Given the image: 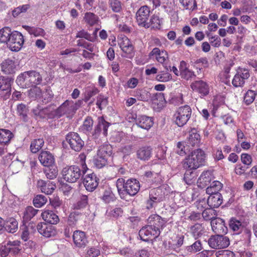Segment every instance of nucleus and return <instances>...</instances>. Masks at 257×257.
<instances>
[{
    "label": "nucleus",
    "mask_w": 257,
    "mask_h": 257,
    "mask_svg": "<svg viewBox=\"0 0 257 257\" xmlns=\"http://www.w3.org/2000/svg\"><path fill=\"white\" fill-rule=\"evenodd\" d=\"M116 186L118 193L122 199H125L127 195H136L140 189L139 181L134 178L128 179L126 181L122 178H118L116 181Z\"/></svg>",
    "instance_id": "nucleus-1"
},
{
    "label": "nucleus",
    "mask_w": 257,
    "mask_h": 257,
    "mask_svg": "<svg viewBox=\"0 0 257 257\" xmlns=\"http://www.w3.org/2000/svg\"><path fill=\"white\" fill-rule=\"evenodd\" d=\"M206 155L201 149H198L192 151L183 161L184 169L196 170L205 165Z\"/></svg>",
    "instance_id": "nucleus-2"
},
{
    "label": "nucleus",
    "mask_w": 257,
    "mask_h": 257,
    "mask_svg": "<svg viewBox=\"0 0 257 257\" xmlns=\"http://www.w3.org/2000/svg\"><path fill=\"white\" fill-rule=\"evenodd\" d=\"M82 170L76 165H72L64 167L61 172L63 179L69 183H75L80 178L82 174H85L87 168L85 163H82Z\"/></svg>",
    "instance_id": "nucleus-3"
},
{
    "label": "nucleus",
    "mask_w": 257,
    "mask_h": 257,
    "mask_svg": "<svg viewBox=\"0 0 257 257\" xmlns=\"http://www.w3.org/2000/svg\"><path fill=\"white\" fill-rule=\"evenodd\" d=\"M83 101L78 100L75 102L72 100H66L57 109H54L56 118H60L63 115L67 117L73 115L77 109L82 104Z\"/></svg>",
    "instance_id": "nucleus-4"
},
{
    "label": "nucleus",
    "mask_w": 257,
    "mask_h": 257,
    "mask_svg": "<svg viewBox=\"0 0 257 257\" xmlns=\"http://www.w3.org/2000/svg\"><path fill=\"white\" fill-rule=\"evenodd\" d=\"M192 110L189 105L180 107L174 115L175 123L180 127L184 126L189 119Z\"/></svg>",
    "instance_id": "nucleus-5"
},
{
    "label": "nucleus",
    "mask_w": 257,
    "mask_h": 257,
    "mask_svg": "<svg viewBox=\"0 0 257 257\" xmlns=\"http://www.w3.org/2000/svg\"><path fill=\"white\" fill-rule=\"evenodd\" d=\"M65 140L70 148L76 152H79L84 145V142L80 136L75 132L69 133L66 136Z\"/></svg>",
    "instance_id": "nucleus-6"
},
{
    "label": "nucleus",
    "mask_w": 257,
    "mask_h": 257,
    "mask_svg": "<svg viewBox=\"0 0 257 257\" xmlns=\"http://www.w3.org/2000/svg\"><path fill=\"white\" fill-rule=\"evenodd\" d=\"M222 234H217L215 235H212L208 241L209 246L214 249L228 247L230 244L229 238Z\"/></svg>",
    "instance_id": "nucleus-7"
},
{
    "label": "nucleus",
    "mask_w": 257,
    "mask_h": 257,
    "mask_svg": "<svg viewBox=\"0 0 257 257\" xmlns=\"http://www.w3.org/2000/svg\"><path fill=\"white\" fill-rule=\"evenodd\" d=\"M24 43V39L22 34L18 31H14L10 36L8 46L12 51L18 52L21 50Z\"/></svg>",
    "instance_id": "nucleus-8"
},
{
    "label": "nucleus",
    "mask_w": 257,
    "mask_h": 257,
    "mask_svg": "<svg viewBox=\"0 0 257 257\" xmlns=\"http://www.w3.org/2000/svg\"><path fill=\"white\" fill-rule=\"evenodd\" d=\"M12 80L8 77L0 76V93L2 98L6 100L11 94Z\"/></svg>",
    "instance_id": "nucleus-9"
},
{
    "label": "nucleus",
    "mask_w": 257,
    "mask_h": 257,
    "mask_svg": "<svg viewBox=\"0 0 257 257\" xmlns=\"http://www.w3.org/2000/svg\"><path fill=\"white\" fill-rule=\"evenodd\" d=\"M150 9L147 6L141 7L136 13L137 22L139 26L147 27L146 23L148 22L150 16Z\"/></svg>",
    "instance_id": "nucleus-10"
},
{
    "label": "nucleus",
    "mask_w": 257,
    "mask_h": 257,
    "mask_svg": "<svg viewBox=\"0 0 257 257\" xmlns=\"http://www.w3.org/2000/svg\"><path fill=\"white\" fill-rule=\"evenodd\" d=\"M160 233V231L156 230L150 225L143 227L139 231V236L141 239L147 241L152 238L157 237Z\"/></svg>",
    "instance_id": "nucleus-11"
},
{
    "label": "nucleus",
    "mask_w": 257,
    "mask_h": 257,
    "mask_svg": "<svg viewBox=\"0 0 257 257\" xmlns=\"http://www.w3.org/2000/svg\"><path fill=\"white\" fill-rule=\"evenodd\" d=\"M38 232L46 237L55 236L57 233L55 226L44 222H40L37 225Z\"/></svg>",
    "instance_id": "nucleus-12"
},
{
    "label": "nucleus",
    "mask_w": 257,
    "mask_h": 257,
    "mask_svg": "<svg viewBox=\"0 0 257 257\" xmlns=\"http://www.w3.org/2000/svg\"><path fill=\"white\" fill-rule=\"evenodd\" d=\"M99 179L92 173L87 174L83 179V184L86 189L90 192L93 191L98 185Z\"/></svg>",
    "instance_id": "nucleus-13"
},
{
    "label": "nucleus",
    "mask_w": 257,
    "mask_h": 257,
    "mask_svg": "<svg viewBox=\"0 0 257 257\" xmlns=\"http://www.w3.org/2000/svg\"><path fill=\"white\" fill-rule=\"evenodd\" d=\"M190 87L193 91L199 93L202 96H206L209 93V86L203 80L195 81L191 84Z\"/></svg>",
    "instance_id": "nucleus-14"
},
{
    "label": "nucleus",
    "mask_w": 257,
    "mask_h": 257,
    "mask_svg": "<svg viewBox=\"0 0 257 257\" xmlns=\"http://www.w3.org/2000/svg\"><path fill=\"white\" fill-rule=\"evenodd\" d=\"M210 223L212 230L216 234H225L227 232V228L225 225L224 221L221 218H214L211 221Z\"/></svg>",
    "instance_id": "nucleus-15"
},
{
    "label": "nucleus",
    "mask_w": 257,
    "mask_h": 257,
    "mask_svg": "<svg viewBox=\"0 0 257 257\" xmlns=\"http://www.w3.org/2000/svg\"><path fill=\"white\" fill-rule=\"evenodd\" d=\"M246 225V222L243 221L242 219H237L235 217L231 218L229 222V228L236 234H239L243 231Z\"/></svg>",
    "instance_id": "nucleus-16"
},
{
    "label": "nucleus",
    "mask_w": 257,
    "mask_h": 257,
    "mask_svg": "<svg viewBox=\"0 0 257 257\" xmlns=\"http://www.w3.org/2000/svg\"><path fill=\"white\" fill-rule=\"evenodd\" d=\"M150 226L156 230L160 231L166 223V220L157 214L151 215L148 219Z\"/></svg>",
    "instance_id": "nucleus-17"
},
{
    "label": "nucleus",
    "mask_w": 257,
    "mask_h": 257,
    "mask_svg": "<svg viewBox=\"0 0 257 257\" xmlns=\"http://www.w3.org/2000/svg\"><path fill=\"white\" fill-rule=\"evenodd\" d=\"M73 239L75 245L78 247H84L87 243L85 232L80 230H75L74 231Z\"/></svg>",
    "instance_id": "nucleus-18"
},
{
    "label": "nucleus",
    "mask_w": 257,
    "mask_h": 257,
    "mask_svg": "<svg viewBox=\"0 0 257 257\" xmlns=\"http://www.w3.org/2000/svg\"><path fill=\"white\" fill-rule=\"evenodd\" d=\"M109 126V123L105 121L103 117L99 119L97 125L95 127L92 135L97 137L99 136L101 131L104 136L107 134V129Z\"/></svg>",
    "instance_id": "nucleus-19"
},
{
    "label": "nucleus",
    "mask_w": 257,
    "mask_h": 257,
    "mask_svg": "<svg viewBox=\"0 0 257 257\" xmlns=\"http://www.w3.org/2000/svg\"><path fill=\"white\" fill-rule=\"evenodd\" d=\"M38 158L40 163L46 167L53 165L55 162L53 155L48 151H42Z\"/></svg>",
    "instance_id": "nucleus-20"
},
{
    "label": "nucleus",
    "mask_w": 257,
    "mask_h": 257,
    "mask_svg": "<svg viewBox=\"0 0 257 257\" xmlns=\"http://www.w3.org/2000/svg\"><path fill=\"white\" fill-rule=\"evenodd\" d=\"M166 103L164 94L157 93L153 100V107L155 110L160 111L165 106Z\"/></svg>",
    "instance_id": "nucleus-21"
},
{
    "label": "nucleus",
    "mask_w": 257,
    "mask_h": 257,
    "mask_svg": "<svg viewBox=\"0 0 257 257\" xmlns=\"http://www.w3.org/2000/svg\"><path fill=\"white\" fill-rule=\"evenodd\" d=\"M200 142V135L197 132L195 128H192L189 132V137L187 138V146L189 147H197Z\"/></svg>",
    "instance_id": "nucleus-22"
},
{
    "label": "nucleus",
    "mask_w": 257,
    "mask_h": 257,
    "mask_svg": "<svg viewBox=\"0 0 257 257\" xmlns=\"http://www.w3.org/2000/svg\"><path fill=\"white\" fill-rule=\"evenodd\" d=\"M41 216L43 219L50 224H57L59 222L58 216L52 210H45L42 213Z\"/></svg>",
    "instance_id": "nucleus-23"
},
{
    "label": "nucleus",
    "mask_w": 257,
    "mask_h": 257,
    "mask_svg": "<svg viewBox=\"0 0 257 257\" xmlns=\"http://www.w3.org/2000/svg\"><path fill=\"white\" fill-rule=\"evenodd\" d=\"M213 179V175L211 171H206L203 172L198 179V186L204 188L209 185Z\"/></svg>",
    "instance_id": "nucleus-24"
},
{
    "label": "nucleus",
    "mask_w": 257,
    "mask_h": 257,
    "mask_svg": "<svg viewBox=\"0 0 257 257\" xmlns=\"http://www.w3.org/2000/svg\"><path fill=\"white\" fill-rule=\"evenodd\" d=\"M16 81L17 84L23 88H29L31 86L28 71H25L20 74L17 77Z\"/></svg>",
    "instance_id": "nucleus-25"
},
{
    "label": "nucleus",
    "mask_w": 257,
    "mask_h": 257,
    "mask_svg": "<svg viewBox=\"0 0 257 257\" xmlns=\"http://www.w3.org/2000/svg\"><path fill=\"white\" fill-rule=\"evenodd\" d=\"M153 123L152 118L146 115L140 116L136 119L137 125L147 130H149L153 126Z\"/></svg>",
    "instance_id": "nucleus-26"
},
{
    "label": "nucleus",
    "mask_w": 257,
    "mask_h": 257,
    "mask_svg": "<svg viewBox=\"0 0 257 257\" xmlns=\"http://www.w3.org/2000/svg\"><path fill=\"white\" fill-rule=\"evenodd\" d=\"M152 154V149L149 146H144L140 148L137 151V158L141 160H149Z\"/></svg>",
    "instance_id": "nucleus-27"
},
{
    "label": "nucleus",
    "mask_w": 257,
    "mask_h": 257,
    "mask_svg": "<svg viewBox=\"0 0 257 257\" xmlns=\"http://www.w3.org/2000/svg\"><path fill=\"white\" fill-rule=\"evenodd\" d=\"M207 199L208 205L212 208H217L222 203L223 198L220 193L209 194Z\"/></svg>",
    "instance_id": "nucleus-28"
},
{
    "label": "nucleus",
    "mask_w": 257,
    "mask_h": 257,
    "mask_svg": "<svg viewBox=\"0 0 257 257\" xmlns=\"http://www.w3.org/2000/svg\"><path fill=\"white\" fill-rule=\"evenodd\" d=\"M149 57L155 56L156 59L160 63H163L168 57L167 52L165 50H160L158 48H154L149 53Z\"/></svg>",
    "instance_id": "nucleus-29"
},
{
    "label": "nucleus",
    "mask_w": 257,
    "mask_h": 257,
    "mask_svg": "<svg viewBox=\"0 0 257 257\" xmlns=\"http://www.w3.org/2000/svg\"><path fill=\"white\" fill-rule=\"evenodd\" d=\"M2 71L6 74H13L15 72L16 65L14 61L7 59L1 64Z\"/></svg>",
    "instance_id": "nucleus-30"
},
{
    "label": "nucleus",
    "mask_w": 257,
    "mask_h": 257,
    "mask_svg": "<svg viewBox=\"0 0 257 257\" xmlns=\"http://www.w3.org/2000/svg\"><path fill=\"white\" fill-rule=\"evenodd\" d=\"M4 230L8 232L14 233L18 228V223L16 219L13 217L8 218L5 222Z\"/></svg>",
    "instance_id": "nucleus-31"
},
{
    "label": "nucleus",
    "mask_w": 257,
    "mask_h": 257,
    "mask_svg": "<svg viewBox=\"0 0 257 257\" xmlns=\"http://www.w3.org/2000/svg\"><path fill=\"white\" fill-rule=\"evenodd\" d=\"M28 72L31 86H36L42 83V76L39 72L34 70L28 71Z\"/></svg>",
    "instance_id": "nucleus-32"
},
{
    "label": "nucleus",
    "mask_w": 257,
    "mask_h": 257,
    "mask_svg": "<svg viewBox=\"0 0 257 257\" xmlns=\"http://www.w3.org/2000/svg\"><path fill=\"white\" fill-rule=\"evenodd\" d=\"M134 96L138 100L147 101L151 98V93L145 88L138 89L135 91Z\"/></svg>",
    "instance_id": "nucleus-33"
},
{
    "label": "nucleus",
    "mask_w": 257,
    "mask_h": 257,
    "mask_svg": "<svg viewBox=\"0 0 257 257\" xmlns=\"http://www.w3.org/2000/svg\"><path fill=\"white\" fill-rule=\"evenodd\" d=\"M112 148L110 145L105 143L99 146L97 153L99 155L103 156L107 158L110 157L112 154Z\"/></svg>",
    "instance_id": "nucleus-34"
},
{
    "label": "nucleus",
    "mask_w": 257,
    "mask_h": 257,
    "mask_svg": "<svg viewBox=\"0 0 257 257\" xmlns=\"http://www.w3.org/2000/svg\"><path fill=\"white\" fill-rule=\"evenodd\" d=\"M222 184L218 181H214L206 189V192L208 194H214L215 193H219L218 192L222 189Z\"/></svg>",
    "instance_id": "nucleus-35"
},
{
    "label": "nucleus",
    "mask_w": 257,
    "mask_h": 257,
    "mask_svg": "<svg viewBox=\"0 0 257 257\" xmlns=\"http://www.w3.org/2000/svg\"><path fill=\"white\" fill-rule=\"evenodd\" d=\"M147 27H144L145 28H151L154 30H159L161 28V21L158 16L153 15L151 17L149 22H147Z\"/></svg>",
    "instance_id": "nucleus-36"
},
{
    "label": "nucleus",
    "mask_w": 257,
    "mask_h": 257,
    "mask_svg": "<svg viewBox=\"0 0 257 257\" xmlns=\"http://www.w3.org/2000/svg\"><path fill=\"white\" fill-rule=\"evenodd\" d=\"M12 133L6 129H0V144L8 143L13 138Z\"/></svg>",
    "instance_id": "nucleus-37"
},
{
    "label": "nucleus",
    "mask_w": 257,
    "mask_h": 257,
    "mask_svg": "<svg viewBox=\"0 0 257 257\" xmlns=\"http://www.w3.org/2000/svg\"><path fill=\"white\" fill-rule=\"evenodd\" d=\"M93 121L90 116H87L84 120L80 130L85 134H89L92 130Z\"/></svg>",
    "instance_id": "nucleus-38"
},
{
    "label": "nucleus",
    "mask_w": 257,
    "mask_h": 257,
    "mask_svg": "<svg viewBox=\"0 0 257 257\" xmlns=\"http://www.w3.org/2000/svg\"><path fill=\"white\" fill-rule=\"evenodd\" d=\"M39 117L41 118L47 119H53L56 118L54 109H51L50 107L40 109Z\"/></svg>",
    "instance_id": "nucleus-39"
},
{
    "label": "nucleus",
    "mask_w": 257,
    "mask_h": 257,
    "mask_svg": "<svg viewBox=\"0 0 257 257\" xmlns=\"http://www.w3.org/2000/svg\"><path fill=\"white\" fill-rule=\"evenodd\" d=\"M11 34V30L9 27H5L0 30V43H6L8 44Z\"/></svg>",
    "instance_id": "nucleus-40"
},
{
    "label": "nucleus",
    "mask_w": 257,
    "mask_h": 257,
    "mask_svg": "<svg viewBox=\"0 0 257 257\" xmlns=\"http://www.w3.org/2000/svg\"><path fill=\"white\" fill-rule=\"evenodd\" d=\"M58 172L57 167L53 165L50 167H47V168L44 170V173L46 177L51 180L56 178L58 175Z\"/></svg>",
    "instance_id": "nucleus-41"
},
{
    "label": "nucleus",
    "mask_w": 257,
    "mask_h": 257,
    "mask_svg": "<svg viewBox=\"0 0 257 257\" xmlns=\"http://www.w3.org/2000/svg\"><path fill=\"white\" fill-rule=\"evenodd\" d=\"M83 19L85 22L91 26L97 24L98 21V16L90 12L86 13Z\"/></svg>",
    "instance_id": "nucleus-42"
},
{
    "label": "nucleus",
    "mask_w": 257,
    "mask_h": 257,
    "mask_svg": "<svg viewBox=\"0 0 257 257\" xmlns=\"http://www.w3.org/2000/svg\"><path fill=\"white\" fill-rule=\"evenodd\" d=\"M38 211V210L34 209L32 206L27 207L24 213V220L26 221L30 220L37 214Z\"/></svg>",
    "instance_id": "nucleus-43"
},
{
    "label": "nucleus",
    "mask_w": 257,
    "mask_h": 257,
    "mask_svg": "<svg viewBox=\"0 0 257 257\" xmlns=\"http://www.w3.org/2000/svg\"><path fill=\"white\" fill-rule=\"evenodd\" d=\"M44 141L43 139L34 140L31 144V151L33 153L38 152L43 146Z\"/></svg>",
    "instance_id": "nucleus-44"
},
{
    "label": "nucleus",
    "mask_w": 257,
    "mask_h": 257,
    "mask_svg": "<svg viewBox=\"0 0 257 257\" xmlns=\"http://www.w3.org/2000/svg\"><path fill=\"white\" fill-rule=\"evenodd\" d=\"M202 216L205 221H209L216 218L217 213L215 210L212 208L205 209L202 213Z\"/></svg>",
    "instance_id": "nucleus-45"
},
{
    "label": "nucleus",
    "mask_w": 257,
    "mask_h": 257,
    "mask_svg": "<svg viewBox=\"0 0 257 257\" xmlns=\"http://www.w3.org/2000/svg\"><path fill=\"white\" fill-rule=\"evenodd\" d=\"M107 159L103 156L99 155L97 153L96 155L94 157V165L98 168H101L106 164Z\"/></svg>",
    "instance_id": "nucleus-46"
},
{
    "label": "nucleus",
    "mask_w": 257,
    "mask_h": 257,
    "mask_svg": "<svg viewBox=\"0 0 257 257\" xmlns=\"http://www.w3.org/2000/svg\"><path fill=\"white\" fill-rule=\"evenodd\" d=\"M184 180L188 185H191L195 181L196 174L192 171L194 169H185Z\"/></svg>",
    "instance_id": "nucleus-47"
},
{
    "label": "nucleus",
    "mask_w": 257,
    "mask_h": 257,
    "mask_svg": "<svg viewBox=\"0 0 257 257\" xmlns=\"http://www.w3.org/2000/svg\"><path fill=\"white\" fill-rule=\"evenodd\" d=\"M88 205V196L86 195H81L78 201L74 204V208L80 209L85 208Z\"/></svg>",
    "instance_id": "nucleus-48"
},
{
    "label": "nucleus",
    "mask_w": 257,
    "mask_h": 257,
    "mask_svg": "<svg viewBox=\"0 0 257 257\" xmlns=\"http://www.w3.org/2000/svg\"><path fill=\"white\" fill-rule=\"evenodd\" d=\"M204 229V226H203L202 224L200 223L195 224L190 228L191 232L195 238L200 236L202 234Z\"/></svg>",
    "instance_id": "nucleus-49"
},
{
    "label": "nucleus",
    "mask_w": 257,
    "mask_h": 257,
    "mask_svg": "<svg viewBox=\"0 0 257 257\" xmlns=\"http://www.w3.org/2000/svg\"><path fill=\"white\" fill-rule=\"evenodd\" d=\"M47 201V197L42 194L36 195L33 199L34 205L37 208L43 206Z\"/></svg>",
    "instance_id": "nucleus-50"
},
{
    "label": "nucleus",
    "mask_w": 257,
    "mask_h": 257,
    "mask_svg": "<svg viewBox=\"0 0 257 257\" xmlns=\"http://www.w3.org/2000/svg\"><path fill=\"white\" fill-rule=\"evenodd\" d=\"M79 213L76 211L71 213L68 218L67 225L73 227L79 219Z\"/></svg>",
    "instance_id": "nucleus-51"
},
{
    "label": "nucleus",
    "mask_w": 257,
    "mask_h": 257,
    "mask_svg": "<svg viewBox=\"0 0 257 257\" xmlns=\"http://www.w3.org/2000/svg\"><path fill=\"white\" fill-rule=\"evenodd\" d=\"M161 201V198L158 197H155L150 194L149 199L147 201L146 207L148 209H150L154 207L158 202Z\"/></svg>",
    "instance_id": "nucleus-52"
},
{
    "label": "nucleus",
    "mask_w": 257,
    "mask_h": 257,
    "mask_svg": "<svg viewBox=\"0 0 257 257\" xmlns=\"http://www.w3.org/2000/svg\"><path fill=\"white\" fill-rule=\"evenodd\" d=\"M42 94L41 89L36 86H33L28 91V96L32 99L40 97Z\"/></svg>",
    "instance_id": "nucleus-53"
},
{
    "label": "nucleus",
    "mask_w": 257,
    "mask_h": 257,
    "mask_svg": "<svg viewBox=\"0 0 257 257\" xmlns=\"http://www.w3.org/2000/svg\"><path fill=\"white\" fill-rule=\"evenodd\" d=\"M28 111L27 106L24 104L21 103L17 106V112L24 121H26Z\"/></svg>",
    "instance_id": "nucleus-54"
},
{
    "label": "nucleus",
    "mask_w": 257,
    "mask_h": 257,
    "mask_svg": "<svg viewBox=\"0 0 257 257\" xmlns=\"http://www.w3.org/2000/svg\"><path fill=\"white\" fill-rule=\"evenodd\" d=\"M109 4L113 12L119 13L122 10L121 3L119 0H109Z\"/></svg>",
    "instance_id": "nucleus-55"
},
{
    "label": "nucleus",
    "mask_w": 257,
    "mask_h": 257,
    "mask_svg": "<svg viewBox=\"0 0 257 257\" xmlns=\"http://www.w3.org/2000/svg\"><path fill=\"white\" fill-rule=\"evenodd\" d=\"M54 94L50 89H46L41 94V100L44 103L51 101L53 98Z\"/></svg>",
    "instance_id": "nucleus-56"
},
{
    "label": "nucleus",
    "mask_w": 257,
    "mask_h": 257,
    "mask_svg": "<svg viewBox=\"0 0 257 257\" xmlns=\"http://www.w3.org/2000/svg\"><path fill=\"white\" fill-rule=\"evenodd\" d=\"M214 254L216 257H234V253L229 250H219L213 251L212 254Z\"/></svg>",
    "instance_id": "nucleus-57"
},
{
    "label": "nucleus",
    "mask_w": 257,
    "mask_h": 257,
    "mask_svg": "<svg viewBox=\"0 0 257 257\" xmlns=\"http://www.w3.org/2000/svg\"><path fill=\"white\" fill-rule=\"evenodd\" d=\"M202 249V244L199 240H197L192 245L186 247V250L187 251L191 252H196L201 250Z\"/></svg>",
    "instance_id": "nucleus-58"
},
{
    "label": "nucleus",
    "mask_w": 257,
    "mask_h": 257,
    "mask_svg": "<svg viewBox=\"0 0 257 257\" xmlns=\"http://www.w3.org/2000/svg\"><path fill=\"white\" fill-rule=\"evenodd\" d=\"M256 93L251 90H248L244 95V102L247 104H250L254 100Z\"/></svg>",
    "instance_id": "nucleus-59"
},
{
    "label": "nucleus",
    "mask_w": 257,
    "mask_h": 257,
    "mask_svg": "<svg viewBox=\"0 0 257 257\" xmlns=\"http://www.w3.org/2000/svg\"><path fill=\"white\" fill-rule=\"evenodd\" d=\"M179 2L186 9L193 10L197 7L195 0H179Z\"/></svg>",
    "instance_id": "nucleus-60"
},
{
    "label": "nucleus",
    "mask_w": 257,
    "mask_h": 257,
    "mask_svg": "<svg viewBox=\"0 0 257 257\" xmlns=\"http://www.w3.org/2000/svg\"><path fill=\"white\" fill-rule=\"evenodd\" d=\"M121 50L125 53V55H122L123 57H125L128 58H132L134 57L135 53L134 51V47L132 43L127 45Z\"/></svg>",
    "instance_id": "nucleus-61"
},
{
    "label": "nucleus",
    "mask_w": 257,
    "mask_h": 257,
    "mask_svg": "<svg viewBox=\"0 0 257 257\" xmlns=\"http://www.w3.org/2000/svg\"><path fill=\"white\" fill-rule=\"evenodd\" d=\"M114 195L112 191L110 190H106L104 191L102 199L106 203H109L114 200Z\"/></svg>",
    "instance_id": "nucleus-62"
},
{
    "label": "nucleus",
    "mask_w": 257,
    "mask_h": 257,
    "mask_svg": "<svg viewBox=\"0 0 257 257\" xmlns=\"http://www.w3.org/2000/svg\"><path fill=\"white\" fill-rule=\"evenodd\" d=\"M246 80L241 78V77L235 74L232 80V85L235 87H243L245 84Z\"/></svg>",
    "instance_id": "nucleus-63"
},
{
    "label": "nucleus",
    "mask_w": 257,
    "mask_h": 257,
    "mask_svg": "<svg viewBox=\"0 0 257 257\" xmlns=\"http://www.w3.org/2000/svg\"><path fill=\"white\" fill-rule=\"evenodd\" d=\"M180 75L181 77L187 80H192L194 79L196 77V75L193 71L189 70V69L183 71L182 73H180Z\"/></svg>",
    "instance_id": "nucleus-64"
}]
</instances>
